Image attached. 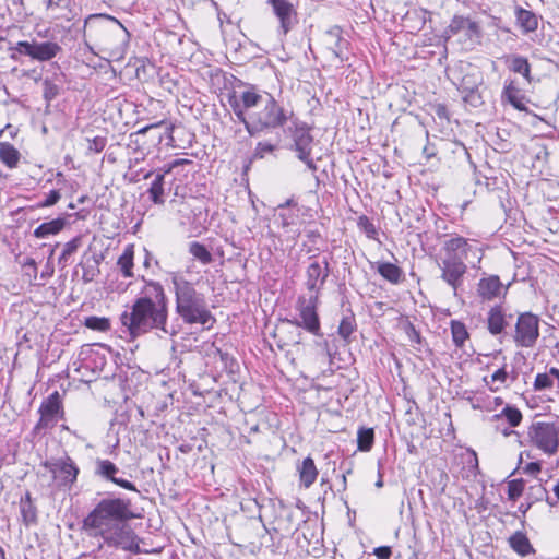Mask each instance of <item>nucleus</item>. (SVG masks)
Instances as JSON below:
<instances>
[{"label": "nucleus", "mask_w": 559, "mask_h": 559, "mask_svg": "<svg viewBox=\"0 0 559 559\" xmlns=\"http://www.w3.org/2000/svg\"><path fill=\"white\" fill-rule=\"evenodd\" d=\"M139 518L134 512L129 498L108 496L100 499L94 509L83 519L82 530L92 537H102L103 543L97 546L102 550L104 545L140 552L139 538L129 522Z\"/></svg>", "instance_id": "f257e3e1"}, {"label": "nucleus", "mask_w": 559, "mask_h": 559, "mask_svg": "<svg viewBox=\"0 0 559 559\" xmlns=\"http://www.w3.org/2000/svg\"><path fill=\"white\" fill-rule=\"evenodd\" d=\"M228 104L252 138L283 128L293 117L272 94L259 92L253 85L239 97L235 92L229 94Z\"/></svg>", "instance_id": "f03ea898"}, {"label": "nucleus", "mask_w": 559, "mask_h": 559, "mask_svg": "<svg viewBox=\"0 0 559 559\" xmlns=\"http://www.w3.org/2000/svg\"><path fill=\"white\" fill-rule=\"evenodd\" d=\"M123 332L134 340L151 331L174 335L168 329V299L159 282L144 280L131 307L120 314Z\"/></svg>", "instance_id": "7ed1b4c3"}, {"label": "nucleus", "mask_w": 559, "mask_h": 559, "mask_svg": "<svg viewBox=\"0 0 559 559\" xmlns=\"http://www.w3.org/2000/svg\"><path fill=\"white\" fill-rule=\"evenodd\" d=\"M469 257L479 264L483 260V249L473 243L469 239L462 236H452L442 243L437 265L440 270V280L444 282L453 292L454 296L463 287L465 276L468 272L466 261Z\"/></svg>", "instance_id": "20e7f679"}, {"label": "nucleus", "mask_w": 559, "mask_h": 559, "mask_svg": "<svg viewBox=\"0 0 559 559\" xmlns=\"http://www.w3.org/2000/svg\"><path fill=\"white\" fill-rule=\"evenodd\" d=\"M84 37L94 40L99 51L105 52L111 60L124 58L130 33L114 16L107 14H91L84 21Z\"/></svg>", "instance_id": "39448f33"}, {"label": "nucleus", "mask_w": 559, "mask_h": 559, "mask_svg": "<svg viewBox=\"0 0 559 559\" xmlns=\"http://www.w3.org/2000/svg\"><path fill=\"white\" fill-rule=\"evenodd\" d=\"M175 294V310L186 324H201L211 329L216 319L207 308L205 296L198 292L194 284L179 274L171 277Z\"/></svg>", "instance_id": "423d86ee"}, {"label": "nucleus", "mask_w": 559, "mask_h": 559, "mask_svg": "<svg viewBox=\"0 0 559 559\" xmlns=\"http://www.w3.org/2000/svg\"><path fill=\"white\" fill-rule=\"evenodd\" d=\"M318 305V295H311L309 298L298 297L296 309L298 310L299 318L285 319L284 323L294 326L296 330L302 328L316 336L321 335V323L317 311Z\"/></svg>", "instance_id": "0eeeda50"}, {"label": "nucleus", "mask_w": 559, "mask_h": 559, "mask_svg": "<svg viewBox=\"0 0 559 559\" xmlns=\"http://www.w3.org/2000/svg\"><path fill=\"white\" fill-rule=\"evenodd\" d=\"M532 445L551 456L559 449V427L555 423L536 421L527 431Z\"/></svg>", "instance_id": "6e6552de"}, {"label": "nucleus", "mask_w": 559, "mask_h": 559, "mask_svg": "<svg viewBox=\"0 0 559 559\" xmlns=\"http://www.w3.org/2000/svg\"><path fill=\"white\" fill-rule=\"evenodd\" d=\"M539 337V318L532 312L520 313L515 323L513 341L521 347H533Z\"/></svg>", "instance_id": "1a4fd4ad"}, {"label": "nucleus", "mask_w": 559, "mask_h": 559, "mask_svg": "<svg viewBox=\"0 0 559 559\" xmlns=\"http://www.w3.org/2000/svg\"><path fill=\"white\" fill-rule=\"evenodd\" d=\"M14 50L22 56L29 57L39 62H46L53 59L62 51V47L56 41H27L16 43Z\"/></svg>", "instance_id": "9d476101"}, {"label": "nucleus", "mask_w": 559, "mask_h": 559, "mask_svg": "<svg viewBox=\"0 0 559 559\" xmlns=\"http://www.w3.org/2000/svg\"><path fill=\"white\" fill-rule=\"evenodd\" d=\"M511 283L504 285L495 274H484L476 285V295L481 302H491L504 299Z\"/></svg>", "instance_id": "9b49d317"}, {"label": "nucleus", "mask_w": 559, "mask_h": 559, "mask_svg": "<svg viewBox=\"0 0 559 559\" xmlns=\"http://www.w3.org/2000/svg\"><path fill=\"white\" fill-rule=\"evenodd\" d=\"M289 132L293 141L292 148L297 153L298 159L307 158V154L312 152L313 136L307 123L295 119L292 121Z\"/></svg>", "instance_id": "f8f14e48"}, {"label": "nucleus", "mask_w": 559, "mask_h": 559, "mask_svg": "<svg viewBox=\"0 0 559 559\" xmlns=\"http://www.w3.org/2000/svg\"><path fill=\"white\" fill-rule=\"evenodd\" d=\"M45 467L53 475L60 486L70 487L78 478L79 467L70 456H64L55 462L45 463Z\"/></svg>", "instance_id": "ddd939ff"}, {"label": "nucleus", "mask_w": 559, "mask_h": 559, "mask_svg": "<svg viewBox=\"0 0 559 559\" xmlns=\"http://www.w3.org/2000/svg\"><path fill=\"white\" fill-rule=\"evenodd\" d=\"M120 473H121V471L119 469V467L111 461L104 460V459H96L95 468H94L95 476H97L104 480L111 481L112 484H115L123 489L139 492V489L136 488V486L133 483L118 476Z\"/></svg>", "instance_id": "4468645a"}, {"label": "nucleus", "mask_w": 559, "mask_h": 559, "mask_svg": "<svg viewBox=\"0 0 559 559\" xmlns=\"http://www.w3.org/2000/svg\"><path fill=\"white\" fill-rule=\"evenodd\" d=\"M330 262L326 257L323 258L322 263L318 261L311 262L306 269V288L318 295L323 288L328 277L330 276Z\"/></svg>", "instance_id": "2eb2a0df"}, {"label": "nucleus", "mask_w": 559, "mask_h": 559, "mask_svg": "<svg viewBox=\"0 0 559 559\" xmlns=\"http://www.w3.org/2000/svg\"><path fill=\"white\" fill-rule=\"evenodd\" d=\"M462 32L469 40H479L483 35L481 27L477 22L463 15H454L451 19L450 24L445 28L444 33L448 35V37H451Z\"/></svg>", "instance_id": "dca6fc26"}, {"label": "nucleus", "mask_w": 559, "mask_h": 559, "mask_svg": "<svg viewBox=\"0 0 559 559\" xmlns=\"http://www.w3.org/2000/svg\"><path fill=\"white\" fill-rule=\"evenodd\" d=\"M513 313L502 305L492 306L487 312V329L493 336L506 333V329L513 321Z\"/></svg>", "instance_id": "f3484780"}, {"label": "nucleus", "mask_w": 559, "mask_h": 559, "mask_svg": "<svg viewBox=\"0 0 559 559\" xmlns=\"http://www.w3.org/2000/svg\"><path fill=\"white\" fill-rule=\"evenodd\" d=\"M272 5L274 14L280 20V27L287 34L297 23V12L294 5L287 0H267Z\"/></svg>", "instance_id": "a211bd4d"}, {"label": "nucleus", "mask_w": 559, "mask_h": 559, "mask_svg": "<svg viewBox=\"0 0 559 559\" xmlns=\"http://www.w3.org/2000/svg\"><path fill=\"white\" fill-rule=\"evenodd\" d=\"M324 43L332 53L343 61L344 51L348 47V41L343 37V31L340 26H332L324 33Z\"/></svg>", "instance_id": "6ab92c4d"}, {"label": "nucleus", "mask_w": 559, "mask_h": 559, "mask_svg": "<svg viewBox=\"0 0 559 559\" xmlns=\"http://www.w3.org/2000/svg\"><path fill=\"white\" fill-rule=\"evenodd\" d=\"M39 413L41 419L45 420H55L59 414L63 415L61 396L58 391H55L41 402Z\"/></svg>", "instance_id": "aec40b11"}, {"label": "nucleus", "mask_w": 559, "mask_h": 559, "mask_svg": "<svg viewBox=\"0 0 559 559\" xmlns=\"http://www.w3.org/2000/svg\"><path fill=\"white\" fill-rule=\"evenodd\" d=\"M509 546L519 556L525 557L531 554H535V549L532 546L526 534L522 531H516L508 538Z\"/></svg>", "instance_id": "412c9836"}, {"label": "nucleus", "mask_w": 559, "mask_h": 559, "mask_svg": "<svg viewBox=\"0 0 559 559\" xmlns=\"http://www.w3.org/2000/svg\"><path fill=\"white\" fill-rule=\"evenodd\" d=\"M502 98L510 103L518 110L525 109V97L521 94V90L516 86L514 80H507L504 82Z\"/></svg>", "instance_id": "4be33fe9"}, {"label": "nucleus", "mask_w": 559, "mask_h": 559, "mask_svg": "<svg viewBox=\"0 0 559 559\" xmlns=\"http://www.w3.org/2000/svg\"><path fill=\"white\" fill-rule=\"evenodd\" d=\"M298 473L300 485L305 488L312 486L319 474L314 461L310 456L304 459L301 465L298 467Z\"/></svg>", "instance_id": "5701e85b"}, {"label": "nucleus", "mask_w": 559, "mask_h": 559, "mask_svg": "<svg viewBox=\"0 0 559 559\" xmlns=\"http://www.w3.org/2000/svg\"><path fill=\"white\" fill-rule=\"evenodd\" d=\"M514 14L516 23L522 28L523 33L527 34L537 29L538 19L534 12L516 7Z\"/></svg>", "instance_id": "b1692460"}, {"label": "nucleus", "mask_w": 559, "mask_h": 559, "mask_svg": "<svg viewBox=\"0 0 559 559\" xmlns=\"http://www.w3.org/2000/svg\"><path fill=\"white\" fill-rule=\"evenodd\" d=\"M508 69L514 73L521 74L527 83L533 82L531 75V64L526 57L512 55L508 58Z\"/></svg>", "instance_id": "393cba45"}, {"label": "nucleus", "mask_w": 559, "mask_h": 559, "mask_svg": "<svg viewBox=\"0 0 559 559\" xmlns=\"http://www.w3.org/2000/svg\"><path fill=\"white\" fill-rule=\"evenodd\" d=\"M64 217H57L49 222L41 223L34 230V236L38 239H45L49 236L59 234L66 226Z\"/></svg>", "instance_id": "a878e982"}, {"label": "nucleus", "mask_w": 559, "mask_h": 559, "mask_svg": "<svg viewBox=\"0 0 559 559\" xmlns=\"http://www.w3.org/2000/svg\"><path fill=\"white\" fill-rule=\"evenodd\" d=\"M20 511L22 521L25 526H32L37 524V508L32 500L31 492H26L20 501Z\"/></svg>", "instance_id": "bb28decb"}, {"label": "nucleus", "mask_w": 559, "mask_h": 559, "mask_svg": "<svg viewBox=\"0 0 559 559\" xmlns=\"http://www.w3.org/2000/svg\"><path fill=\"white\" fill-rule=\"evenodd\" d=\"M378 273L393 285H397L404 277L403 270L391 262H377Z\"/></svg>", "instance_id": "cd10ccee"}, {"label": "nucleus", "mask_w": 559, "mask_h": 559, "mask_svg": "<svg viewBox=\"0 0 559 559\" xmlns=\"http://www.w3.org/2000/svg\"><path fill=\"white\" fill-rule=\"evenodd\" d=\"M21 159V153L13 144L9 142H0V160L8 168H16Z\"/></svg>", "instance_id": "c85d7f7f"}, {"label": "nucleus", "mask_w": 559, "mask_h": 559, "mask_svg": "<svg viewBox=\"0 0 559 559\" xmlns=\"http://www.w3.org/2000/svg\"><path fill=\"white\" fill-rule=\"evenodd\" d=\"M133 260H134V246L128 245L124 247L122 254L118 258L117 265L119 266L123 277L133 276Z\"/></svg>", "instance_id": "c756f323"}, {"label": "nucleus", "mask_w": 559, "mask_h": 559, "mask_svg": "<svg viewBox=\"0 0 559 559\" xmlns=\"http://www.w3.org/2000/svg\"><path fill=\"white\" fill-rule=\"evenodd\" d=\"M275 223L278 227L286 229L296 224L299 215V210H292L286 207H276L275 210Z\"/></svg>", "instance_id": "7c9ffc66"}, {"label": "nucleus", "mask_w": 559, "mask_h": 559, "mask_svg": "<svg viewBox=\"0 0 559 559\" xmlns=\"http://www.w3.org/2000/svg\"><path fill=\"white\" fill-rule=\"evenodd\" d=\"M164 183V174H156L154 180L147 189L150 200L156 205H163L165 203Z\"/></svg>", "instance_id": "2f4dec72"}, {"label": "nucleus", "mask_w": 559, "mask_h": 559, "mask_svg": "<svg viewBox=\"0 0 559 559\" xmlns=\"http://www.w3.org/2000/svg\"><path fill=\"white\" fill-rule=\"evenodd\" d=\"M506 419L511 427H518L522 421V413L520 409L512 405H507L499 414L491 417L492 421Z\"/></svg>", "instance_id": "473e14b6"}, {"label": "nucleus", "mask_w": 559, "mask_h": 559, "mask_svg": "<svg viewBox=\"0 0 559 559\" xmlns=\"http://www.w3.org/2000/svg\"><path fill=\"white\" fill-rule=\"evenodd\" d=\"M281 143L280 135L276 136V139L267 140V141H260L257 143V146L253 151V158L254 159H263L266 155L273 154L275 151L278 150Z\"/></svg>", "instance_id": "72a5a7b5"}, {"label": "nucleus", "mask_w": 559, "mask_h": 559, "mask_svg": "<svg viewBox=\"0 0 559 559\" xmlns=\"http://www.w3.org/2000/svg\"><path fill=\"white\" fill-rule=\"evenodd\" d=\"M189 253L203 265L212 263L213 257L209 249L199 241H191L189 243Z\"/></svg>", "instance_id": "f704fd0d"}, {"label": "nucleus", "mask_w": 559, "mask_h": 559, "mask_svg": "<svg viewBox=\"0 0 559 559\" xmlns=\"http://www.w3.org/2000/svg\"><path fill=\"white\" fill-rule=\"evenodd\" d=\"M82 245V237L76 236L72 238L70 241L64 243L62 252L58 258V264L61 269H64L68 265L69 258L76 252V250Z\"/></svg>", "instance_id": "c9c22d12"}, {"label": "nucleus", "mask_w": 559, "mask_h": 559, "mask_svg": "<svg viewBox=\"0 0 559 559\" xmlns=\"http://www.w3.org/2000/svg\"><path fill=\"white\" fill-rule=\"evenodd\" d=\"M357 324L355 316L349 313L344 316L340 322L337 333L346 342H350V335L356 331Z\"/></svg>", "instance_id": "e433bc0d"}, {"label": "nucleus", "mask_w": 559, "mask_h": 559, "mask_svg": "<svg viewBox=\"0 0 559 559\" xmlns=\"http://www.w3.org/2000/svg\"><path fill=\"white\" fill-rule=\"evenodd\" d=\"M374 441V431L372 428H360L357 432V448L359 451L368 452L371 450Z\"/></svg>", "instance_id": "4c0bfd02"}, {"label": "nucleus", "mask_w": 559, "mask_h": 559, "mask_svg": "<svg viewBox=\"0 0 559 559\" xmlns=\"http://www.w3.org/2000/svg\"><path fill=\"white\" fill-rule=\"evenodd\" d=\"M509 374L506 370V366L499 368L491 374V380L488 381L487 378H484V382L489 386L490 391L497 392L500 390L501 385L506 384Z\"/></svg>", "instance_id": "58836bf2"}, {"label": "nucleus", "mask_w": 559, "mask_h": 559, "mask_svg": "<svg viewBox=\"0 0 559 559\" xmlns=\"http://www.w3.org/2000/svg\"><path fill=\"white\" fill-rule=\"evenodd\" d=\"M84 325L91 330L98 332H107L110 330V320L105 317L91 316L84 320Z\"/></svg>", "instance_id": "ea45409f"}, {"label": "nucleus", "mask_w": 559, "mask_h": 559, "mask_svg": "<svg viewBox=\"0 0 559 559\" xmlns=\"http://www.w3.org/2000/svg\"><path fill=\"white\" fill-rule=\"evenodd\" d=\"M451 333L454 344L459 347L463 346L468 337V332L465 324L460 321L451 322Z\"/></svg>", "instance_id": "a19ab883"}, {"label": "nucleus", "mask_w": 559, "mask_h": 559, "mask_svg": "<svg viewBox=\"0 0 559 559\" xmlns=\"http://www.w3.org/2000/svg\"><path fill=\"white\" fill-rule=\"evenodd\" d=\"M357 226L359 230L362 231L369 239H377L378 229L368 216L360 215L357 219Z\"/></svg>", "instance_id": "79ce46f5"}, {"label": "nucleus", "mask_w": 559, "mask_h": 559, "mask_svg": "<svg viewBox=\"0 0 559 559\" xmlns=\"http://www.w3.org/2000/svg\"><path fill=\"white\" fill-rule=\"evenodd\" d=\"M479 83L480 80L477 73H467L462 78L459 84V90L462 93L473 92L478 88Z\"/></svg>", "instance_id": "37998d69"}, {"label": "nucleus", "mask_w": 559, "mask_h": 559, "mask_svg": "<svg viewBox=\"0 0 559 559\" xmlns=\"http://www.w3.org/2000/svg\"><path fill=\"white\" fill-rule=\"evenodd\" d=\"M556 380L555 376L549 372L537 373L534 381V389L536 391H542L549 389L554 385V381Z\"/></svg>", "instance_id": "c03bdc74"}, {"label": "nucleus", "mask_w": 559, "mask_h": 559, "mask_svg": "<svg viewBox=\"0 0 559 559\" xmlns=\"http://www.w3.org/2000/svg\"><path fill=\"white\" fill-rule=\"evenodd\" d=\"M524 480L523 479H513L508 483V498L511 501H516L524 491Z\"/></svg>", "instance_id": "a18cd8bd"}, {"label": "nucleus", "mask_w": 559, "mask_h": 559, "mask_svg": "<svg viewBox=\"0 0 559 559\" xmlns=\"http://www.w3.org/2000/svg\"><path fill=\"white\" fill-rule=\"evenodd\" d=\"M93 259H94L93 265H84L83 266L82 281L85 284L93 282L100 273L99 260L96 257H94Z\"/></svg>", "instance_id": "49530a36"}, {"label": "nucleus", "mask_w": 559, "mask_h": 559, "mask_svg": "<svg viewBox=\"0 0 559 559\" xmlns=\"http://www.w3.org/2000/svg\"><path fill=\"white\" fill-rule=\"evenodd\" d=\"M43 86H44L43 96L46 102L50 103L58 96L59 87L51 80L45 79Z\"/></svg>", "instance_id": "de8ad7c7"}, {"label": "nucleus", "mask_w": 559, "mask_h": 559, "mask_svg": "<svg viewBox=\"0 0 559 559\" xmlns=\"http://www.w3.org/2000/svg\"><path fill=\"white\" fill-rule=\"evenodd\" d=\"M403 331L406 334V336L408 337V341L411 343H415V344L421 343L420 333L411 321H406L403 324Z\"/></svg>", "instance_id": "09e8293b"}, {"label": "nucleus", "mask_w": 559, "mask_h": 559, "mask_svg": "<svg viewBox=\"0 0 559 559\" xmlns=\"http://www.w3.org/2000/svg\"><path fill=\"white\" fill-rule=\"evenodd\" d=\"M61 199V193L59 190H51L46 197L45 199L40 200L37 204H36V207L38 209H43V207H50L52 205H55L56 203L59 202V200Z\"/></svg>", "instance_id": "8fccbe9b"}, {"label": "nucleus", "mask_w": 559, "mask_h": 559, "mask_svg": "<svg viewBox=\"0 0 559 559\" xmlns=\"http://www.w3.org/2000/svg\"><path fill=\"white\" fill-rule=\"evenodd\" d=\"M217 354L221 358V361L224 365V368L229 372H235L236 369H238V364L236 359L227 352H223L221 349H217Z\"/></svg>", "instance_id": "3c124183"}, {"label": "nucleus", "mask_w": 559, "mask_h": 559, "mask_svg": "<svg viewBox=\"0 0 559 559\" xmlns=\"http://www.w3.org/2000/svg\"><path fill=\"white\" fill-rule=\"evenodd\" d=\"M87 142H88V146H87V151L91 152V153H100L106 144H107V139L105 136H95L93 139H87Z\"/></svg>", "instance_id": "603ef678"}, {"label": "nucleus", "mask_w": 559, "mask_h": 559, "mask_svg": "<svg viewBox=\"0 0 559 559\" xmlns=\"http://www.w3.org/2000/svg\"><path fill=\"white\" fill-rule=\"evenodd\" d=\"M463 100L467 104H471L474 107H477L483 104L478 88L474 90L473 92L464 93Z\"/></svg>", "instance_id": "864d4df0"}, {"label": "nucleus", "mask_w": 559, "mask_h": 559, "mask_svg": "<svg viewBox=\"0 0 559 559\" xmlns=\"http://www.w3.org/2000/svg\"><path fill=\"white\" fill-rule=\"evenodd\" d=\"M378 559H390L392 555L391 547L389 546H380L377 547L373 551Z\"/></svg>", "instance_id": "5fc2aeb1"}, {"label": "nucleus", "mask_w": 559, "mask_h": 559, "mask_svg": "<svg viewBox=\"0 0 559 559\" xmlns=\"http://www.w3.org/2000/svg\"><path fill=\"white\" fill-rule=\"evenodd\" d=\"M542 471V464L539 462H531L526 464L523 472L528 475H537Z\"/></svg>", "instance_id": "6e6d98bb"}, {"label": "nucleus", "mask_w": 559, "mask_h": 559, "mask_svg": "<svg viewBox=\"0 0 559 559\" xmlns=\"http://www.w3.org/2000/svg\"><path fill=\"white\" fill-rule=\"evenodd\" d=\"M277 207H286V209H292V210H299L298 209V203H297V201L295 200L294 197L287 199L284 203L278 204Z\"/></svg>", "instance_id": "4d7b16f0"}, {"label": "nucleus", "mask_w": 559, "mask_h": 559, "mask_svg": "<svg viewBox=\"0 0 559 559\" xmlns=\"http://www.w3.org/2000/svg\"><path fill=\"white\" fill-rule=\"evenodd\" d=\"M304 162L309 170H311L313 174L317 171V165L311 158V154H307V158L300 159Z\"/></svg>", "instance_id": "13d9d810"}, {"label": "nucleus", "mask_w": 559, "mask_h": 559, "mask_svg": "<svg viewBox=\"0 0 559 559\" xmlns=\"http://www.w3.org/2000/svg\"><path fill=\"white\" fill-rule=\"evenodd\" d=\"M165 124V121H158L156 123H152L150 126L141 128L135 134H145L150 129L158 128L160 126Z\"/></svg>", "instance_id": "bf43d9fd"}, {"label": "nucleus", "mask_w": 559, "mask_h": 559, "mask_svg": "<svg viewBox=\"0 0 559 559\" xmlns=\"http://www.w3.org/2000/svg\"><path fill=\"white\" fill-rule=\"evenodd\" d=\"M175 168V166H173V162L168 163V164H165L162 168L158 169V173L157 174H164V177L168 174H170Z\"/></svg>", "instance_id": "052dcab7"}, {"label": "nucleus", "mask_w": 559, "mask_h": 559, "mask_svg": "<svg viewBox=\"0 0 559 559\" xmlns=\"http://www.w3.org/2000/svg\"><path fill=\"white\" fill-rule=\"evenodd\" d=\"M193 162L190 160V159H183V158H178V159H174L173 160V166H175V168H178V167H181L183 165H191Z\"/></svg>", "instance_id": "680f3d73"}, {"label": "nucleus", "mask_w": 559, "mask_h": 559, "mask_svg": "<svg viewBox=\"0 0 559 559\" xmlns=\"http://www.w3.org/2000/svg\"><path fill=\"white\" fill-rule=\"evenodd\" d=\"M96 551H98V550L96 549L92 552H83L74 559H96V555H95Z\"/></svg>", "instance_id": "e2e57ef3"}, {"label": "nucleus", "mask_w": 559, "mask_h": 559, "mask_svg": "<svg viewBox=\"0 0 559 559\" xmlns=\"http://www.w3.org/2000/svg\"><path fill=\"white\" fill-rule=\"evenodd\" d=\"M436 114L439 118H443L447 116V107L444 105H438L436 109Z\"/></svg>", "instance_id": "0e129e2a"}, {"label": "nucleus", "mask_w": 559, "mask_h": 559, "mask_svg": "<svg viewBox=\"0 0 559 559\" xmlns=\"http://www.w3.org/2000/svg\"><path fill=\"white\" fill-rule=\"evenodd\" d=\"M45 3L47 10H53L59 7V2L57 0H45Z\"/></svg>", "instance_id": "69168bd1"}, {"label": "nucleus", "mask_w": 559, "mask_h": 559, "mask_svg": "<svg viewBox=\"0 0 559 559\" xmlns=\"http://www.w3.org/2000/svg\"><path fill=\"white\" fill-rule=\"evenodd\" d=\"M547 156H548V152H547L545 146H542L539 148V151L536 153V158L537 159L546 158Z\"/></svg>", "instance_id": "338daca9"}, {"label": "nucleus", "mask_w": 559, "mask_h": 559, "mask_svg": "<svg viewBox=\"0 0 559 559\" xmlns=\"http://www.w3.org/2000/svg\"><path fill=\"white\" fill-rule=\"evenodd\" d=\"M550 374L555 376L557 383H558V388H559V369L550 368Z\"/></svg>", "instance_id": "774afa93"}]
</instances>
